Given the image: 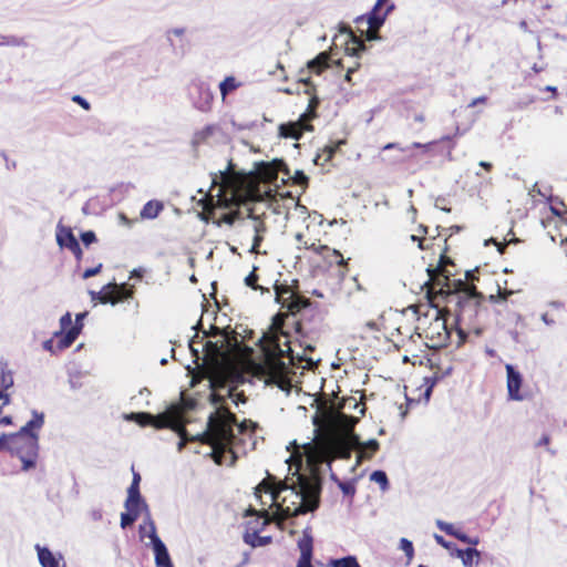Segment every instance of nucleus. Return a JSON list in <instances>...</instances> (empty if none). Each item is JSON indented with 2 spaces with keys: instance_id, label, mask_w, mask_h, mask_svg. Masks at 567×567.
<instances>
[{
  "instance_id": "423d86ee",
  "label": "nucleus",
  "mask_w": 567,
  "mask_h": 567,
  "mask_svg": "<svg viewBox=\"0 0 567 567\" xmlns=\"http://www.w3.org/2000/svg\"><path fill=\"white\" fill-rule=\"evenodd\" d=\"M43 423V414L33 412L32 420L22 426L19 432L9 435L7 451L21 460L23 470L35 466L39 451V437L33 431L41 429Z\"/></svg>"
},
{
  "instance_id": "f03ea898",
  "label": "nucleus",
  "mask_w": 567,
  "mask_h": 567,
  "mask_svg": "<svg viewBox=\"0 0 567 567\" xmlns=\"http://www.w3.org/2000/svg\"><path fill=\"white\" fill-rule=\"evenodd\" d=\"M286 165L280 162L260 163L255 172L241 173L234 169L231 162L225 171L213 178L212 188L218 185L217 206L236 203L262 202L274 197L269 184L277 181L278 171Z\"/></svg>"
},
{
  "instance_id": "39448f33",
  "label": "nucleus",
  "mask_w": 567,
  "mask_h": 567,
  "mask_svg": "<svg viewBox=\"0 0 567 567\" xmlns=\"http://www.w3.org/2000/svg\"><path fill=\"white\" fill-rule=\"evenodd\" d=\"M447 238L443 244L446 245ZM446 246L440 255L439 265L435 269H429L430 280L426 282V297L432 307H439L440 300L445 302V310L457 318L461 308L464 306L465 295L474 292L475 285L467 284L456 272L455 264L446 256Z\"/></svg>"
},
{
  "instance_id": "ea45409f",
  "label": "nucleus",
  "mask_w": 567,
  "mask_h": 567,
  "mask_svg": "<svg viewBox=\"0 0 567 567\" xmlns=\"http://www.w3.org/2000/svg\"><path fill=\"white\" fill-rule=\"evenodd\" d=\"M140 511L126 509L125 513L121 514V527L125 528L132 525L140 516Z\"/></svg>"
},
{
  "instance_id": "2f4dec72",
  "label": "nucleus",
  "mask_w": 567,
  "mask_h": 567,
  "mask_svg": "<svg viewBox=\"0 0 567 567\" xmlns=\"http://www.w3.org/2000/svg\"><path fill=\"white\" fill-rule=\"evenodd\" d=\"M329 53L321 52L307 63V68L316 74H321L329 66Z\"/></svg>"
},
{
  "instance_id": "aec40b11",
  "label": "nucleus",
  "mask_w": 567,
  "mask_h": 567,
  "mask_svg": "<svg viewBox=\"0 0 567 567\" xmlns=\"http://www.w3.org/2000/svg\"><path fill=\"white\" fill-rule=\"evenodd\" d=\"M85 316V312L76 315L75 324L66 330L65 333H62V331L54 332V338L58 339V350H64L73 344L82 330L83 324L81 321Z\"/></svg>"
},
{
  "instance_id": "680f3d73",
  "label": "nucleus",
  "mask_w": 567,
  "mask_h": 567,
  "mask_svg": "<svg viewBox=\"0 0 567 567\" xmlns=\"http://www.w3.org/2000/svg\"><path fill=\"white\" fill-rule=\"evenodd\" d=\"M293 326H295V330L296 332L300 336V337H303L306 336L305 331H303V324L300 320H295L293 321Z\"/></svg>"
},
{
  "instance_id": "79ce46f5",
  "label": "nucleus",
  "mask_w": 567,
  "mask_h": 567,
  "mask_svg": "<svg viewBox=\"0 0 567 567\" xmlns=\"http://www.w3.org/2000/svg\"><path fill=\"white\" fill-rule=\"evenodd\" d=\"M257 267H254L252 271L245 278V284L254 290H260L261 292L268 291L264 287L258 285Z\"/></svg>"
},
{
  "instance_id": "bb28decb",
  "label": "nucleus",
  "mask_w": 567,
  "mask_h": 567,
  "mask_svg": "<svg viewBox=\"0 0 567 567\" xmlns=\"http://www.w3.org/2000/svg\"><path fill=\"white\" fill-rule=\"evenodd\" d=\"M243 539L245 544L249 545L252 548L268 546L272 543L271 536H261L260 534H258L257 529H254L251 532H245L243 535Z\"/></svg>"
},
{
  "instance_id": "f8f14e48",
  "label": "nucleus",
  "mask_w": 567,
  "mask_h": 567,
  "mask_svg": "<svg viewBox=\"0 0 567 567\" xmlns=\"http://www.w3.org/2000/svg\"><path fill=\"white\" fill-rule=\"evenodd\" d=\"M91 293L93 299H97L103 305H116L132 299L135 295V288L133 285L128 284L110 282L105 285L101 291Z\"/></svg>"
},
{
  "instance_id": "5701e85b",
  "label": "nucleus",
  "mask_w": 567,
  "mask_h": 567,
  "mask_svg": "<svg viewBox=\"0 0 567 567\" xmlns=\"http://www.w3.org/2000/svg\"><path fill=\"white\" fill-rule=\"evenodd\" d=\"M313 126L303 118H299L297 122H289L280 124L279 135L285 138L300 140L306 131H312Z\"/></svg>"
},
{
  "instance_id": "4d7b16f0",
  "label": "nucleus",
  "mask_w": 567,
  "mask_h": 567,
  "mask_svg": "<svg viewBox=\"0 0 567 567\" xmlns=\"http://www.w3.org/2000/svg\"><path fill=\"white\" fill-rule=\"evenodd\" d=\"M209 401L212 404L214 405H219V406H225L224 403H225V396L219 394V393H216V392H213L210 395H209Z\"/></svg>"
},
{
  "instance_id": "13d9d810",
  "label": "nucleus",
  "mask_w": 567,
  "mask_h": 567,
  "mask_svg": "<svg viewBox=\"0 0 567 567\" xmlns=\"http://www.w3.org/2000/svg\"><path fill=\"white\" fill-rule=\"evenodd\" d=\"M262 241H264V235L255 234L254 240H252V246H251V252L258 254L259 247Z\"/></svg>"
},
{
  "instance_id": "0eeeda50",
  "label": "nucleus",
  "mask_w": 567,
  "mask_h": 567,
  "mask_svg": "<svg viewBox=\"0 0 567 567\" xmlns=\"http://www.w3.org/2000/svg\"><path fill=\"white\" fill-rule=\"evenodd\" d=\"M236 424V415L227 406H218L217 410L209 415L207 429L196 436L188 435V442L234 443L235 435L233 426Z\"/></svg>"
},
{
  "instance_id": "603ef678",
  "label": "nucleus",
  "mask_w": 567,
  "mask_h": 567,
  "mask_svg": "<svg viewBox=\"0 0 567 567\" xmlns=\"http://www.w3.org/2000/svg\"><path fill=\"white\" fill-rule=\"evenodd\" d=\"M339 487L344 495L353 496L355 494V486L349 482H339Z\"/></svg>"
},
{
  "instance_id": "4be33fe9",
  "label": "nucleus",
  "mask_w": 567,
  "mask_h": 567,
  "mask_svg": "<svg viewBox=\"0 0 567 567\" xmlns=\"http://www.w3.org/2000/svg\"><path fill=\"white\" fill-rule=\"evenodd\" d=\"M193 101L196 109L202 112H208L212 109L214 93L206 83H198L194 86Z\"/></svg>"
},
{
  "instance_id": "58836bf2",
  "label": "nucleus",
  "mask_w": 567,
  "mask_h": 567,
  "mask_svg": "<svg viewBox=\"0 0 567 567\" xmlns=\"http://www.w3.org/2000/svg\"><path fill=\"white\" fill-rule=\"evenodd\" d=\"M131 419L141 426H152V423L155 421L154 415L147 412L132 413Z\"/></svg>"
},
{
  "instance_id": "473e14b6",
  "label": "nucleus",
  "mask_w": 567,
  "mask_h": 567,
  "mask_svg": "<svg viewBox=\"0 0 567 567\" xmlns=\"http://www.w3.org/2000/svg\"><path fill=\"white\" fill-rule=\"evenodd\" d=\"M164 206L158 200H148L141 210V218L143 219H154L159 213L163 210Z\"/></svg>"
},
{
  "instance_id": "69168bd1",
  "label": "nucleus",
  "mask_w": 567,
  "mask_h": 567,
  "mask_svg": "<svg viewBox=\"0 0 567 567\" xmlns=\"http://www.w3.org/2000/svg\"><path fill=\"white\" fill-rule=\"evenodd\" d=\"M9 444V435L0 436V451H7Z\"/></svg>"
},
{
  "instance_id": "a878e982",
  "label": "nucleus",
  "mask_w": 567,
  "mask_h": 567,
  "mask_svg": "<svg viewBox=\"0 0 567 567\" xmlns=\"http://www.w3.org/2000/svg\"><path fill=\"white\" fill-rule=\"evenodd\" d=\"M13 385L12 372L8 369L7 363L0 364V400H3V404L9 403V395L7 390Z\"/></svg>"
},
{
  "instance_id": "a211bd4d",
  "label": "nucleus",
  "mask_w": 567,
  "mask_h": 567,
  "mask_svg": "<svg viewBox=\"0 0 567 567\" xmlns=\"http://www.w3.org/2000/svg\"><path fill=\"white\" fill-rule=\"evenodd\" d=\"M436 235L429 234V227L424 225H419L416 233L411 235V240L416 241L417 246L421 250H432L435 247L441 248L442 245L440 243V237L442 233L440 231V227H436Z\"/></svg>"
},
{
  "instance_id": "5fc2aeb1",
  "label": "nucleus",
  "mask_w": 567,
  "mask_h": 567,
  "mask_svg": "<svg viewBox=\"0 0 567 567\" xmlns=\"http://www.w3.org/2000/svg\"><path fill=\"white\" fill-rule=\"evenodd\" d=\"M237 425L240 433H245L248 430L254 432L256 430V424L251 420H244L241 423Z\"/></svg>"
},
{
  "instance_id": "09e8293b",
  "label": "nucleus",
  "mask_w": 567,
  "mask_h": 567,
  "mask_svg": "<svg viewBox=\"0 0 567 567\" xmlns=\"http://www.w3.org/2000/svg\"><path fill=\"white\" fill-rule=\"evenodd\" d=\"M235 390H236L235 388H230L228 390L227 395L233 399V402L235 404L245 403L247 401L245 393L244 392L236 393Z\"/></svg>"
},
{
  "instance_id": "de8ad7c7",
  "label": "nucleus",
  "mask_w": 567,
  "mask_h": 567,
  "mask_svg": "<svg viewBox=\"0 0 567 567\" xmlns=\"http://www.w3.org/2000/svg\"><path fill=\"white\" fill-rule=\"evenodd\" d=\"M292 178V183L298 186H307L308 185V176L302 171H296Z\"/></svg>"
},
{
  "instance_id": "3c124183",
  "label": "nucleus",
  "mask_w": 567,
  "mask_h": 567,
  "mask_svg": "<svg viewBox=\"0 0 567 567\" xmlns=\"http://www.w3.org/2000/svg\"><path fill=\"white\" fill-rule=\"evenodd\" d=\"M60 331L62 333H65L64 331L70 329L72 327V317L70 312L64 313L60 319Z\"/></svg>"
},
{
  "instance_id": "774afa93",
  "label": "nucleus",
  "mask_w": 567,
  "mask_h": 567,
  "mask_svg": "<svg viewBox=\"0 0 567 567\" xmlns=\"http://www.w3.org/2000/svg\"><path fill=\"white\" fill-rule=\"evenodd\" d=\"M486 101H487V97H486V96H480V97L474 99V100L468 104V106H470V107H474L475 105H477V104H480V103H481V104H485V103H486Z\"/></svg>"
},
{
  "instance_id": "c85d7f7f",
  "label": "nucleus",
  "mask_w": 567,
  "mask_h": 567,
  "mask_svg": "<svg viewBox=\"0 0 567 567\" xmlns=\"http://www.w3.org/2000/svg\"><path fill=\"white\" fill-rule=\"evenodd\" d=\"M206 445H209L213 447V457L214 461L220 465L223 463V457L225 453L229 452L233 454V458H236V455L231 449L233 443L227 442H217V443H205Z\"/></svg>"
},
{
  "instance_id": "dca6fc26",
  "label": "nucleus",
  "mask_w": 567,
  "mask_h": 567,
  "mask_svg": "<svg viewBox=\"0 0 567 567\" xmlns=\"http://www.w3.org/2000/svg\"><path fill=\"white\" fill-rule=\"evenodd\" d=\"M290 352L291 349L289 347L287 350H284L279 347L278 343H276L275 349L272 351H269L266 355V374L270 375L290 372L289 367L281 360L286 354L288 355Z\"/></svg>"
},
{
  "instance_id": "e433bc0d",
  "label": "nucleus",
  "mask_w": 567,
  "mask_h": 567,
  "mask_svg": "<svg viewBox=\"0 0 567 567\" xmlns=\"http://www.w3.org/2000/svg\"><path fill=\"white\" fill-rule=\"evenodd\" d=\"M239 86L240 83L236 80L235 76H226L219 84L221 99L225 100L229 93L236 91Z\"/></svg>"
},
{
  "instance_id": "bf43d9fd",
  "label": "nucleus",
  "mask_w": 567,
  "mask_h": 567,
  "mask_svg": "<svg viewBox=\"0 0 567 567\" xmlns=\"http://www.w3.org/2000/svg\"><path fill=\"white\" fill-rule=\"evenodd\" d=\"M56 346H58V341L54 342L53 339H49V340L43 342V348L45 350L50 351L51 353H56V352L60 351V350H58Z\"/></svg>"
},
{
  "instance_id": "f3484780",
  "label": "nucleus",
  "mask_w": 567,
  "mask_h": 567,
  "mask_svg": "<svg viewBox=\"0 0 567 567\" xmlns=\"http://www.w3.org/2000/svg\"><path fill=\"white\" fill-rule=\"evenodd\" d=\"M298 548L300 551V557L296 567H313V537L311 534V527L308 526L303 529L302 537L298 540Z\"/></svg>"
},
{
  "instance_id": "6e6552de",
  "label": "nucleus",
  "mask_w": 567,
  "mask_h": 567,
  "mask_svg": "<svg viewBox=\"0 0 567 567\" xmlns=\"http://www.w3.org/2000/svg\"><path fill=\"white\" fill-rule=\"evenodd\" d=\"M217 194L213 195L212 193H208L198 202V205L202 206V213L199 214L200 219L204 221L212 220L217 226H220L221 224L233 225L239 218L238 209L223 213L220 215H218V212L231 207L238 208L244 203H231L227 206H217Z\"/></svg>"
},
{
  "instance_id": "49530a36",
  "label": "nucleus",
  "mask_w": 567,
  "mask_h": 567,
  "mask_svg": "<svg viewBox=\"0 0 567 567\" xmlns=\"http://www.w3.org/2000/svg\"><path fill=\"white\" fill-rule=\"evenodd\" d=\"M215 130V125H207L206 127L197 132L195 135L197 142H204L206 138L214 134Z\"/></svg>"
},
{
  "instance_id": "393cba45",
  "label": "nucleus",
  "mask_w": 567,
  "mask_h": 567,
  "mask_svg": "<svg viewBox=\"0 0 567 567\" xmlns=\"http://www.w3.org/2000/svg\"><path fill=\"white\" fill-rule=\"evenodd\" d=\"M344 144H347L346 140L331 141L329 144L319 150L315 158V163L317 165H324L329 163L333 158L336 152Z\"/></svg>"
},
{
  "instance_id": "f704fd0d",
  "label": "nucleus",
  "mask_w": 567,
  "mask_h": 567,
  "mask_svg": "<svg viewBox=\"0 0 567 567\" xmlns=\"http://www.w3.org/2000/svg\"><path fill=\"white\" fill-rule=\"evenodd\" d=\"M146 506L141 497L140 489L128 488L127 498L125 501L126 509H135L141 512V507Z\"/></svg>"
},
{
  "instance_id": "9b49d317",
  "label": "nucleus",
  "mask_w": 567,
  "mask_h": 567,
  "mask_svg": "<svg viewBox=\"0 0 567 567\" xmlns=\"http://www.w3.org/2000/svg\"><path fill=\"white\" fill-rule=\"evenodd\" d=\"M276 301L287 309V315L295 316L311 305L310 300L287 285H275Z\"/></svg>"
},
{
  "instance_id": "1a4fd4ad",
  "label": "nucleus",
  "mask_w": 567,
  "mask_h": 567,
  "mask_svg": "<svg viewBox=\"0 0 567 567\" xmlns=\"http://www.w3.org/2000/svg\"><path fill=\"white\" fill-rule=\"evenodd\" d=\"M435 309V317L430 324L424 328L425 338L431 342L432 348H442L447 344L450 339V331L446 327V318L445 316H452L453 313L445 310V302L440 300L439 307H433Z\"/></svg>"
},
{
  "instance_id": "4468645a",
  "label": "nucleus",
  "mask_w": 567,
  "mask_h": 567,
  "mask_svg": "<svg viewBox=\"0 0 567 567\" xmlns=\"http://www.w3.org/2000/svg\"><path fill=\"white\" fill-rule=\"evenodd\" d=\"M388 2V0H377L372 10L368 14L367 22L369 24L367 31L368 40H377L379 39V30L383 25L388 14L394 9V4L391 3L386 7L384 12H381L382 7Z\"/></svg>"
},
{
  "instance_id": "cd10ccee",
  "label": "nucleus",
  "mask_w": 567,
  "mask_h": 567,
  "mask_svg": "<svg viewBox=\"0 0 567 567\" xmlns=\"http://www.w3.org/2000/svg\"><path fill=\"white\" fill-rule=\"evenodd\" d=\"M340 30L342 32H347L351 38L350 42H348L346 47V51L351 55H358L359 52L365 49L363 41L354 35L350 27L342 25Z\"/></svg>"
},
{
  "instance_id": "412c9836",
  "label": "nucleus",
  "mask_w": 567,
  "mask_h": 567,
  "mask_svg": "<svg viewBox=\"0 0 567 567\" xmlns=\"http://www.w3.org/2000/svg\"><path fill=\"white\" fill-rule=\"evenodd\" d=\"M150 538L153 543L155 563L157 567H174L171 561L166 546L156 534V528L153 522L150 523Z\"/></svg>"
},
{
  "instance_id": "ddd939ff",
  "label": "nucleus",
  "mask_w": 567,
  "mask_h": 567,
  "mask_svg": "<svg viewBox=\"0 0 567 567\" xmlns=\"http://www.w3.org/2000/svg\"><path fill=\"white\" fill-rule=\"evenodd\" d=\"M305 249L312 250L315 254L320 256L323 259V261L327 262L330 267H340L339 272L341 276H344L348 272V261L350 260V258L346 259L339 250L330 248L327 245H317L316 243H305Z\"/></svg>"
},
{
  "instance_id": "c03bdc74",
  "label": "nucleus",
  "mask_w": 567,
  "mask_h": 567,
  "mask_svg": "<svg viewBox=\"0 0 567 567\" xmlns=\"http://www.w3.org/2000/svg\"><path fill=\"white\" fill-rule=\"evenodd\" d=\"M400 548L405 553L408 561L410 563L414 556V547L412 542L406 538H401Z\"/></svg>"
},
{
  "instance_id": "6ab92c4d",
  "label": "nucleus",
  "mask_w": 567,
  "mask_h": 567,
  "mask_svg": "<svg viewBox=\"0 0 567 567\" xmlns=\"http://www.w3.org/2000/svg\"><path fill=\"white\" fill-rule=\"evenodd\" d=\"M506 386L508 398L513 401L525 400L526 395L520 392V388L523 385L522 374L512 364H506Z\"/></svg>"
},
{
  "instance_id": "864d4df0",
  "label": "nucleus",
  "mask_w": 567,
  "mask_h": 567,
  "mask_svg": "<svg viewBox=\"0 0 567 567\" xmlns=\"http://www.w3.org/2000/svg\"><path fill=\"white\" fill-rule=\"evenodd\" d=\"M103 268V265L102 264H97L95 267H92V268H87L83 275H82V278L83 279H87V278H91L93 276H96L101 272Z\"/></svg>"
},
{
  "instance_id": "20e7f679",
  "label": "nucleus",
  "mask_w": 567,
  "mask_h": 567,
  "mask_svg": "<svg viewBox=\"0 0 567 567\" xmlns=\"http://www.w3.org/2000/svg\"><path fill=\"white\" fill-rule=\"evenodd\" d=\"M514 290L502 287L496 282V292L487 297L477 290L465 295L464 306L461 308L455 327L461 342L471 334L478 337L485 327L493 320L509 311V299Z\"/></svg>"
},
{
  "instance_id": "8fccbe9b",
  "label": "nucleus",
  "mask_w": 567,
  "mask_h": 567,
  "mask_svg": "<svg viewBox=\"0 0 567 567\" xmlns=\"http://www.w3.org/2000/svg\"><path fill=\"white\" fill-rule=\"evenodd\" d=\"M81 240L84 246H90L97 240L96 235L93 230H87L81 234Z\"/></svg>"
},
{
  "instance_id": "e2e57ef3",
  "label": "nucleus",
  "mask_w": 567,
  "mask_h": 567,
  "mask_svg": "<svg viewBox=\"0 0 567 567\" xmlns=\"http://www.w3.org/2000/svg\"><path fill=\"white\" fill-rule=\"evenodd\" d=\"M141 476L138 473L133 474V481L128 488L140 489Z\"/></svg>"
},
{
  "instance_id": "37998d69",
  "label": "nucleus",
  "mask_w": 567,
  "mask_h": 567,
  "mask_svg": "<svg viewBox=\"0 0 567 567\" xmlns=\"http://www.w3.org/2000/svg\"><path fill=\"white\" fill-rule=\"evenodd\" d=\"M370 480L378 483L383 491L388 489L389 487L388 476L383 471H374L370 475Z\"/></svg>"
},
{
  "instance_id": "b1692460",
  "label": "nucleus",
  "mask_w": 567,
  "mask_h": 567,
  "mask_svg": "<svg viewBox=\"0 0 567 567\" xmlns=\"http://www.w3.org/2000/svg\"><path fill=\"white\" fill-rule=\"evenodd\" d=\"M299 82L305 84V93L310 96L307 111L300 116L307 123L317 117V109L320 104L319 97L316 95V86L310 78H300Z\"/></svg>"
},
{
  "instance_id": "c756f323",
  "label": "nucleus",
  "mask_w": 567,
  "mask_h": 567,
  "mask_svg": "<svg viewBox=\"0 0 567 567\" xmlns=\"http://www.w3.org/2000/svg\"><path fill=\"white\" fill-rule=\"evenodd\" d=\"M272 520H276L275 516L270 517L267 511H262L255 520L247 523L245 532L257 529L258 534H260Z\"/></svg>"
},
{
  "instance_id": "f257e3e1",
  "label": "nucleus",
  "mask_w": 567,
  "mask_h": 567,
  "mask_svg": "<svg viewBox=\"0 0 567 567\" xmlns=\"http://www.w3.org/2000/svg\"><path fill=\"white\" fill-rule=\"evenodd\" d=\"M341 414L326 402L318 405L313 424L318 427L317 435L308 449V460L313 465L331 463L336 458H350L351 450L358 449L360 457L371 458L379 450L374 439L361 443L357 435L346 437L337 429V420Z\"/></svg>"
},
{
  "instance_id": "c9c22d12",
  "label": "nucleus",
  "mask_w": 567,
  "mask_h": 567,
  "mask_svg": "<svg viewBox=\"0 0 567 567\" xmlns=\"http://www.w3.org/2000/svg\"><path fill=\"white\" fill-rule=\"evenodd\" d=\"M289 373L290 372L280 373V374H270V375H268V380L270 383L276 384L280 390L289 392L292 386Z\"/></svg>"
},
{
  "instance_id": "0e129e2a",
  "label": "nucleus",
  "mask_w": 567,
  "mask_h": 567,
  "mask_svg": "<svg viewBox=\"0 0 567 567\" xmlns=\"http://www.w3.org/2000/svg\"><path fill=\"white\" fill-rule=\"evenodd\" d=\"M462 278L465 282L472 284V285H474L473 281L477 279V277L471 271H465L464 277H462Z\"/></svg>"
},
{
  "instance_id": "9d476101",
  "label": "nucleus",
  "mask_w": 567,
  "mask_h": 567,
  "mask_svg": "<svg viewBox=\"0 0 567 567\" xmlns=\"http://www.w3.org/2000/svg\"><path fill=\"white\" fill-rule=\"evenodd\" d=\"M152 426L155 429H171L175 431L179 437V449L188 442V433L183 421V410L178 405H172L165 412L154 415Z\"/></svg>"
},
{
  "instance_id": "338daca9",
  "label": "nucleus",
  "mask_w": 567,
  "mask_h": 567,
  "mask_svg": "<svg viewBox=\"0 0 567 567\" xmlns=\"http://www.w3.org/2000/svg\"><path fill=\"white\" fill-rule=\"evenodd\" d=\"M550 443V436L548 434H544L540 440L537 442V446H548Z\"/></svg>"
},
{
  "instance_id": "a19ab883",
  "label": "nucleus",
  "mask_w": 567,
  "mask_h": 567,
  "mask_svg": "<svg viewBox=\"0 0 567 567\" xmlns=\"http://www.w3.org/2000/svg\"><path fill=\"white\" fill-rule=\"evenodd\" d=\"M248 217L254 220V231L255 234L264 235L267 231V226L264 219L259 216L254 215V209H249Z\"/></svg>"
},
{
  "instance_id": "a18cd8bd",
  "label": "nucleus",
  "mask_w": 567,
  "mask_h": 567,
  "mask_svg": "<svg viewBox=\"0 0 567 567\" xmlns=\"http://www.w3.org/2000/svg\"><path fill=\"white\" fill-rule=\"evenodd\" d=\"M289 316L287 313H277L272 319V328L276 331H280L284 334L282 328L285 326L286 319H288Z\"/></svg>"
},
{
  "instance_id": "052dcab7",
  "label": "nucleus",
  "mask_w": 567,
  "mask_h": 567,
  "mask_svg": "<svg viewBox=\"0 0 567 567\" xmlns=\"http://www.w3.org/2000/svg\"><path fill=\"white\" fill-rule=\"evenodd\" d=\"M72 101L78 103L79 105H81L86 111L90 110V107H91L90 103L85 99H83L81 95H74L72 97Z\"/></svg>"
},
{
  "instance_id": "6e6d98bb",
  "label": "nucleus",
  "mask_w": 567,
  "mask_h": 567,
  "mask_svg": "<svg viewBox=\"0 0 567 567\" xmlns=\"http://www.w3.org/2000/svg\"><path fill=\"white\" fill-rule=\"evenodd\" d=\"M437 527L450 536H454L457 530L452 524L443 522H439Z\"/></svg>"
},
{
  "instance_id": "2eb2a0df",
  "label": "nucleus",
  "mask_w": 567,
  "mask_h": 567,
  "mask_svg": "<svg viewBox=\"0 0 567 567\" xmlns=\"http://www.w3.org/2000/svg\"><path fill=\"white\" fill-rule=\"evenodd\" d=\"M55 239L60 248L69 249L74 255L78 262L82 260L83 251L71 227L59 224L56 226Z\"/></svg>"
},
{
  "instance_id": "4c0bfd02",
  "label": "nucleus",
  "mask_w": 567,
  "mask_h": 567,
  "mask_svg": "<svg viewBox=\"0 0 567 567\" xmlns=\"http://www.w3.org/2000/svg\"><path fill=\"white\" fill-rule=\"evenodd\" d=\"M330 567H361L354 556H347L339 559H332L329 563Z\"/></svg>"
},
{
  "instance_id": "7c9ffc66",
  "label": "nucleus",
  "mask_w": 567,
  "mask_h": 567,
  "mask_svg": "<svg viewBox=\"0 0 567 567\" xmlns=\"http://www.w3.org/2000/svg\"><path fill=\"white\" fill-rule=\"evenodd\" d=\"M456 555L462 559L463 565L466 567H473L474 565H477L481 558V553L473 547L466 549H457Z\"/></svg>"
},
{
  "instance_id": "7ed1b4c3",
  "label": "nucleus",
  "mask_w": 567,
  "mask_h": 567,
  "mask_svg": "<svg viewBox=\"0 0 567 567\" xmlns=\"http://www.w3.org/2000/svg\"><path fill=\"white\" fill-rule=\"evenodd\" d=\"M296 481L291 486L287 482L275 483L270 477L264 480L257 487L255 495L269 493L277 505L276 523L280 529L285 528V520L290 517L313 512L319 506V485L317 477L296 473Z\"/></svg>"
},
{
  "instance_id": "72a5a7b5",
  "label": "nucleus",
  "mask_w": 567,
  "mask_h": 567,
  "mask_svg": "<svg viewBox=\"0 0 567 567\" xmlns=\"http://www.w3.org/2000/svg\"><path fill=\"white\" fill-rule=\"evenodd\" d=\"M37 550L39 561L42 567H59V560L54 557L50 549L37 545Z\"/></svg>"
}]
</instances>
